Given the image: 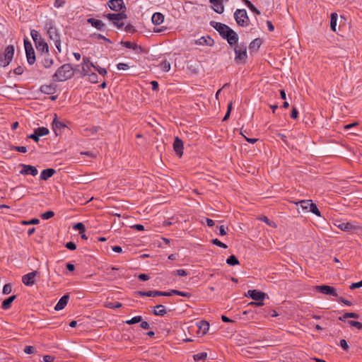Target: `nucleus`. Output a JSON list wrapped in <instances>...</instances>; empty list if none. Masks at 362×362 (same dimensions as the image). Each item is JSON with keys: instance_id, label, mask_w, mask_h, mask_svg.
<instances>
[{"instance_id": "f257e3e1", "label": "nucleus", "mask_w": 362, "mask_h": 362, "mask_svg": "<svg viewBox=\"0 0 362 362\" xmlns=\"http://www.w3.org/2000/svg\"><path fill=\"white\" fill-rule=\"evenodd\" d=\"M209 24L219 33L223 39L227 41L230 46L233 47L238 42V34L228 25L214 21H210Z\"/></svg>"}, {"instance_id": "f03ea898", "label": "nucleus", "mask_w": 362, "mask_h": 362, "mask_svg": "<svg viewBox=\"0 0 362 362\" xmlns=\"http://www.w3.org/2000/svg\"><path fill=\"white\" fill-rule=\"evenodd\" d=\"M74 73L70 64H65L59 67L52 76V80L55 82L64 81L72 78Z\"/></svg>"}, {"instance_id": "7ed1b4c3", "label": "nucleus", "mask_w": 362, "mask_h": 362, "mask_svg": "<svg viewBox=\"0 0 362 362\" xmlns=\"http://www.w3.org/2000/svg\"><path fill=\"white\" fill-rule=\"evenodd\" d=\"M104 18L108 19L111 23L117 29H122L124 23L122 21L127 18L125 12L119 13H106L104 12L102 15Z\"/></svg>"}, {"instance_id": "20e7f679", "label": "nucleus", "mask_w": 362, "mask_h": 362, "mask_svg": "<svg viewBox=\"0 0 362 362\" xmlns=\"http://www.w3.org/2000/svg\"><path fill=\"white\" fill-rule=\"evenodd\" d=\"M30 35L38 54L44 52H48L49 51L48 44L37 30L32 29L30 30Z\"/></svg>"}, {"instance_id": "39448f33", "label": "nucleus", "mask_w": 362, "mask_h": 362, "mask_svg": "<svg viewBox=\"0 0 362 362\" xmlns=\"http://www.w3.org/2000/svg\"><path fill=\"white\" fill-rule=\"evenodd\" d=\"M234 61L238 64H245L247 59V46L245 42L234 45Z\"/></svg>"}, {"instance_id": "423d86ee", "label": "nucleus", "mask_w": 362, "mask_h": 362, "mask_svg": "<svg viewBox=\"0 0 362 362\" xmlns=\"http://www.w3.org/2000/svg\"><path fill=\"white\" fill-rule=\"evenodd\" d=\"M234 18L239 26L246 27L249 25L250 19L245 9H237L234 13Z\"/></svg>"}, {"instance_id": "0eeeda50", "label": "nucleus", "mask_w": 362, "mask_h": 362, "mask_svg": "<svg viewBox=\"0 0 362 362\" xmlns=\"http://www.w3.org/2000/svg\"><path fill=\"white\" fill-rule=\"evenodd\" d=\"M45 29L49 38L53 41L60 39V35L52 20H48L45 23Z\"/></svg>"}, {"instance_id": "6e6552de", "label": "nucleus", "mask_w": 362, "mask_h": 362, "mask_svg": "<svg viewBox=\"0 0 362 362\" xmlns=\"http://www.w3.org/2000/svg\"><path fill=\"white\" fill-rule=\"evenodd\" d=\"M24 47L28 63L33 65L36 61V57L33 45L28 39H24Z\"/></svg>"}, {"instance_id": "1a4fd4ad", "label": "nucleus", "mask_w": 362, "mask_h": 362, "mask_svg": "<svg viewBox=\"0 0 362 362\" xmlns=\"http://www.w3.org/2000/svg\"><path fill=\"white\" fill-rule=\"evenodd\" d=\"M107 6L117 13L125 12L127 9L123 0H109L107 2Z\"/></svg>"}, {"instance_id": "9d476101", "label": "nucleus", "mask_w": 362, "mask_h": 362, "mask_svg": "<svg viewBox=\"0 0 362 362\" xmlns=\"http://www.w3.org/2000/svg\"><path fill=\"white\" fill-rule=\"evenodd\" d=\"M39 63L45 69H49L54 64V60L49 53L44 52L38 55Z\"/></svg>"}, {"instance_id": "9b49d317", "label": "nucleus", "mask_w": 362, "mask_h": 362, "mask_svg": "<svg viewBox=\"0 0 362 362\" xmlns=\"http://www.w3.org/2000/svg\"><path fill=\"white\" fill-rule=\"evenodd\" d=\"M137 296L141 297L148 296V297H156V296H170V293L169 291H138L136 292Z\"/></svg>"}, {"instance_id": "f8f14e48", "label": "nucleus", "mask_w": 362, "mask_h": 362, "mask_svg": "<svg viewBox=\"0 0 362 362\" xmlns=\"http://www.w3.org/2000/svg\"><path fill=\"white\" fill-rule=\"evenodd\" d=\"M15 48L14 46L10 45L7 46L4 52V59H1V62L4 63L3 66H8L10 62L12 61L13 55H14Z\"/></svg>"}, {"instance_id": "ddd939ff", "label": "nucleus", "mask_w": 362, "mask_h": 362, "mask_svg": "<svg viewBox=\"0 0 362 362\" xmlns=\"http://www.w3.org/2000/svg\"><path fill=\"white\" fill-rule=\"evenodd\" d=\"M19 167L21 168L19 172L21 175L36 176L38 173V170L35 166L21 163L19 164Z\"/></svg>"}, {"instance_id": "4468645a", "label": "nucleus", "mask_w": 362, "mask_h": 362, "mask_svg": "<svg viewBox=\"0 0 362 362\" xmlns=\"http://www.w3.org/2000/svg\"><path fill=\"white\" fill-rule=\"evenodd\" d=\"M265 296H266L265 293L260 291H257V290H249L247 291V296L250 297V298H252L253 300L261 301V302L257 303V305H263L262 301L264 300Z\"/></svg>"}, {"instance_id": "2eb2a0df", "label": "nucleus", "mask_w": 362, "mask_h": 362, "mask_svg": "<svg viewBox=\"0 0 362 362\" xmlns=\"http://www.w3.org/2000/svg\"><path fill=\"white\" fill-rule=\"evenodd\" d=\"M315 290L325 295L332 296L335 297L338 296L336 289L334 287L328 285L316 286Z\"/></svg>"}, {"instance_id": "dca6fc26", "label": "nucleus", "mask_w": 362, "mask_h": 362, "mask_svg": "<svg viewBox=\"0 0 362 362\" xmlns=\"http://www.w3.org/2000/svg\"><path fill=\"white\" fill-rule=\"evenodd\" d=\"M38 275L37 271H33L22 276V282L27 286H32L35 283V276Z\"/></svg>"}, {"instance_id": "f3484780", "label": "nucleus", "mask_w": 362, "mask_h": 362, "mask_svg": "<svg viewBox=\"0 0 362 362\" xmlns=\"http://www.w3.org/2000/svg\"><path fill=\"white\" fill-rule=\"evenodd\" d=\"M87 23L98 30L104 31L106 29L105 24L101 20L89 18L87 19Z\"/></svg>"}, {"instance_id": "a211bd4d", "label": "nucleus", "mask_w": 362, "mask_h": 362, "mask_svg": "<svg viewBox=\"0 0 362 362\" xmlns=\"http://www.w3.org/2000/svg\"><path fill=\"white\" fill-rule=\"evenodd\" d=\"M173 149H174L175 153L179 157H181L182 156V154H183V141L178 136H176L175 138V140L173 142Z\"/></svg>"}, {"instance_id": "6ab92c4d", "label": "nucleus", "mask_w": 362, "mask_h": 362, "mask_svg": "<svg viewBox=\"0 0 362 362\" xmlns=\"http://www.w3.org/2000/svg\"><path fill=\"white\" fill-rule=\"evenodd\" d=\"M95 67V64L90 62V58L84 57L83 58V64H82V72L83 75L86 76L89 73H90V68Z\"/></svg>"}, {"instance_id": "aec40b11", "label": "nucleus", "mask_w": 362, "mask_h": 362, "mask_svg": "<svg viewBox=\"0 0 362 362\" xmlns=\"http://www.w3.org/2000/svg\"><path fill=\"white\" fill-rule=\"evenodd\" d=\"M209 2L212 5L213 10L219 14H221L224 11L223 4L221 0H209Z\"/></svg>"}, {"instance_id": "412c9836", "label": "nucleus", "mask_w": 362, "mask_h": 362, "mask_svg": "<svg viewBox=\"0 0 362 362\" xmlns=\"http://www.w3.org/2000/svg\"><path fill=\"white\" fill-rule=\"evenodd\" d=\"M66 127V125L63 122L57 119V115H55L54 119L52 122V129L56 135H58V131L62 130Z\"/></svg>"}, {"instance_id": "4be33fe9", "label": "nucleus", "mask_w": 362, "mask_h": 362, "mask_svg": "<svg viewBox=\"0 0 362 362\" xmlns=\"http://www.w3.org/2000/svg\"><path fill=\"white\" fill-rule=\"evenodd\" d=\"M69 299V296L68 294H66L63 296L58 303L56 304L54 307L55 310H61L64 308V307L67 305L68 301Z\"/></svg>"}, {"instance_id": "5701e85b", "label": "nucleus", "mask_w": 362, "mask_h": 362, "mask_svg": "<svg viewBox=\"0 0 362 362\" xmlns=\"http://www.w3.org/2000/svg\"><path fill=\"white\" fill-rule=\"evenodd\" d=\"M196 44L199 45L212 46L214 44V40L209 36H203L196 40Z\"/></svg>"}, {"instance_id": "b1692460", "label": "nucleus", "mask_w": 362, "mask_h": 362, "mask_svg": "<svg viewBox=\"0 0 362 362\" xmlns=\"http://www.w3.org/2000/svg\"><path fill=\"white\" fill-rule=\"evenodd\" d=\"M40 90L44 94H47V95L54 94L56 91V88L54 85H52V84H50V85L44 84L40 86Z\"/></svg>"}, {"instance_id": "393cba45", "label": "nucleus", "mask_w": 362, "mask_h": 362, "mask_svg": "<svg viewBox=\"0 0 362 362\" xmlns=\"http://www.w3.org/2000/svg\"><path fill=\"white\" fill-rule=\"evenodd\" d=\"M17 298L16 295H12L7 298L4 299L1 302V308L4 310H8L11 308L12 303Z\"/></svg>"}, {"instance_id": "a878e982", "label": "nucleus", "mask_w": 362, "mask_h": 362, "mask_svg": "<svg viewBox=\"0 0 362 362\" xmlns=\"http://www.w3.org/2000/svg\"><path fill=\"white\" fill-rule=\"evenodd\" d=\"M338 223H335L334 225L343 231H350L354 228V226L349 222L344 223L338 221Z\"/></svg>"}, {"instance_id": "bb28decb", "label": "nucleus", "mask_w": 362, "mask_h": 362, "mask_svg": "<svg viewBox=\"0 0 362 362\" xmlns=\"http://www.w3.org/2000/svg\"><path fill=\"white\" fill-rule=\"evenodd\" d=\"M55 173V170L53 168H47L43 170L40 174V179L42 180H47L50 178Z\"/></svg>"}, {"instance_id": "cd10ccee", "label": "nucleus", "mask_w": 362, "mask_h": 362, "mask_svg": "<svg viewBox=\"0 0 362 362\" xmlns=\"http://www.w3.org/2000/svg\"><path fill=\"white\" fill-rule=\"evenodd\" d=\"M151 21L156 25H160L164 21V16L161 13H155L152 16Z\"/></svg>"}, {"instance_id": "c85d7f7f", "label": "nucleus", "mask_w": 362, "mask_h": 362, "mask_svg": "<svg viewBox=\"0 0 362 362\" xmlns=\"http://www.w3.org/2000/svg\"><path fill=\"white\" fill-rule=\"evenodd\" d=\"M166 308L163 305H157L153 308V313L157 316H164L166 314Z\"/></svg>"}, {"instance_id": "c756f323", "label": "nucleus", "mask_w": 362, "mask_h": 362, "mask_svg": "<svg viewBox=\"0 0 362 362\" xmlns=\"http://www.w3.org/2000/svg\"><path fill=\"white\" fill-rule=\"evenodd\" d=\"M262 44L261 38H255L249 45V49L250 51H257Z\"/></svg>"}, {"instance_id": "7c9ffc66", "label": "nucleus", "mask_w": 362, "mask_h": 362, "mask_svg": "<svg viewBox=\"0 0 362 362\" xmlns=\"http://www.w3.org/2000/svg\"><path fill=\"white\" fill-rule=\"evenodd\" d=\"M296 205H300V207L306 212H309L310 205L313 204L312 200L310 199H305L300 200L297 202H294Z\"/></svg>"}, {"instance_id": "2f4dec72", "label": "nucleus", "mask_w": 362, "mask_h": 362, "mask_svg": "<svg viewBox=\"0 0 362 362\" xmlns=\"http://www.w3.org/2000/svg\"><path fill=\"white\" fill-rule=\"evenodd\" d=\"M158 66L164 72H168L170 69V63L167 60L161 61Z\"/></svg>"}, {"instance_id": "473e14b6", "label": "nucleus", "mask_w": 362, "mask_h": 362, "mask_svg": "<svg viewBox=\"0 0 362 362\" xmlns=\"http://www.w3.org/2000/svg\"><path fill=\"white\" fill-rule=\"evenodd\" d=\"M170 296L173 295H177V296L186 297V298H190L192 296V294L190 293L175 290V289L170 290Z\"/></svg>"}, {"instance_id": "72a5a7b5", "label": "nucleus", "mask_w": 362, "mask_h": 362, "mask_svg": "<svg viewBox=\"0 0 362 362\" xmlns=\"http://www.w3.org/2000/svg\"><path fill=\"white\" fill-rule=\"evenodd\" d=\"M337 18H338V16L336 13H332L331 14L330 28H331V30L334 32L336 31Z\"/></svg>"}, {"instance_id": "f704fd0d", "label": "nucleus", "mask_w": 362, "mask_h": 362, "mask_svg": "<svg viewBox=\"0 0 362 362\" xmlns=\"http://www.w3.org/2000/svg\"><path fill=\"white\" fill-rule=\"evenodd\" d=\"M226 263L230 266H235L240 264V262L238 258L232 255L227 259Z\"/></svg>"}, {"instance_id": "c9c22d12", "label": "nucleus", "mask_w": 362, "mask_h": 362, "mask_svg": "<svg viewBox=\"0 0 362 362\" xmlns=\"http://www.w3.org/2000/svg\"><path fill=\"white\" fill-rule=\"evenodd\" d=\"M120 44L123 45L124 47L128 49H132L133 50H136L138 49V45L135 43L129 42V41H121Z\"/></svg>"}, {"instance_id": "e433bc0d", "label": "nucleus", "mask_w": 362, "mask_h": 362, "mask_svg": "<svg viewBox=\"0 0 362 362\" xmlns=\"http://www.w3.org/2000/svg\"><path fill=\"white\" fill-rule=\"evenodd\" d=\"M37 135L40 136H46L49 134V131L47 127H38L35 129Z\"/></svg>"}, {"instance_id": "4c0bfd02", "label": "nucleus", "mask_w": 362, "mask_h": 362, "mask_svg": "<svg viewBox=\"0 0 362 362\" xmlns=\"http://www.w3.org/2000/svg\"><path fill=\"white\" fill-rule=\"evenodd\" d=\"M90 37L93 39L103 40L106 42L112 43V41L109 38H107L104 35L99 34V33H93V34L90 35Z\"/></svg>"}, {"instance_id": "58836bf2", "label": "nucleus", "mask_w": 362, "mask_h": 362, "mask_svg": "<svg viewBox=\"0 0 362 362\" xmlns=\"http://www.w3.org/2000/svg\"><path fill=\"white\" fill-rule=\"evenodd\" d=\"M206 357H207L206 352L198 353L193 356L194 360L196 361H204Z\"/></svg>"}, {"instance_id": "ea45409f", "label": "nucleus", "mask_w": 362, "mask_h": 362, "mask_svg": "<svg viewBox=\"0 0 362 362\" xmlns=\"http://www.w3.org/2000/svg\"><path fill=\"white\" fill-rule=\"evenodd\" d=\"M309 212H312L316 216L321 217V213L318 209L317 205L313 202L311 205H310Z\"/></svg>"}, {"instance_id": "a19ab883", "label": "nucleus", "mask_w": 362, "mask_h": 362, "mask_svg": "<svg viewBox=\"0 0 362 362\" xmlns=\"http://www.w3.org/2000/svg\"><path fill=\"white\" fill-rule=\"evenodd\" d=\"M141 320H142V317L140 315H138V316H135V317H132L130 320H126L125 323L127 325H134V324L141 322Z\"/></svg>"}, {"instance_id": "79ce46f5", "label": "nucleus", "mask_w": 362, "mask_h": 362, "mask_svg": "<svg viewBox=\"0 0 362 362\" xmlns=\"http://www.w3.org/2000/svg\"><path fill=\"white\" fill-rule=\"evenodd\" d=\"M122 306V304L119 302H108L105 303V307L108 308L115 309V308H119Z\"/></svg>"}, {"instance_id": "37998d69", "label": "nucleus", "mask_w": 362, "mask_h": 362, "mask_svg": "<svg viewBox=\"0 0 362 362\" xmlns=\"http://www.w3.org/2000/svg\"><path fill=\"white\" fill-rule=\"evenodd\" d=\"M199 327V329L202 330V333L206 334V332L209 330V324L206 321H201L200 325Z\"/></svg>"}, {"instance_id": "c03bdc74", "label": "nucleus", "mask_w": 362, "mask_h": 362, "mask_svg": "<svg viewBox=\"0 0 362 362\" xmlns=\"http://www.w3.org/2000/svg\"><path fill=\"white\" fill-rule=\"evenodd\" d=\"M347 322L351 327H354L359 330L362 329V323L360 322L349 320Z\"/></svg>"}, {"instance_id": "a18cd8bd", "label": "nucleus", "mask_w": 362, "mask_h": 362, "mask_svg": "<svg viewBox=\"0 0 362 362\" xmlns=\"http://www.w3.org/2000/svg\"><path fill=\"white\" fill-rule=\"evenodd\" d=\"M73 228L75 229V230H79L80 233H85V231H86V228H85L84 224L83 223H81V222L76 223L74 226Z\"/></svg>"}, {"instance_id": "49530a36", "label": "nucleus", "mask_w": 362, "mask_h": 362, "mask_svg": "<svg viewBox=\"0 0 362 362\" xmlns=\"http://www.w3.org/2000/svg\"><path fill=\"white\" fill-rule=\"evenodd\" d=\"M54 216V213L52 211H47L41 214V218L43 220H48Z\"/></svg>"}, {"instance_id": "de8ad7c7", "label": "nucleus", "mask_w": 362, "mask_h": 362, "mask_svg": "<svg viewBox=\"0 0 362 362\" xmlns=\"http://www.w3.org/2000/svg\"><path fill=\"white\" fill-rule=\"evenodd\" d=\"M12 291V286L11 284H6L4 286L2 289V293L5 295H8L11 293Z\"/></svg>"}, {"instance_id": "09e8293b", "label": "nucleus", "mask_w": 362, "mask_h": 362, "mask_svg": "<svg viewBox=\"0 0 362 362\" xmlns=\"http://www.w3.org/2000/svg\"><path fill=\"white\" fill-rule=\"evenodd\" d=\"M86 76H88V80L91 83H95L98 81V75L95 73H89Z\"/></svg>"}, {"instance_id": "8fccbe9b", "label": "nucleus", "mask_w": 362, "mask_h": 362, "mask_svg": "<svg viewBox=\"0 0 362 362\" xmlns=\"http://www.w3.org/2000/svg\"><path fill=\"white\" fill-rule=\"evenodd\" d=\"M211 243H212L213 244H214V245H217V246H218V247H221V248L226 249V248L228 247V246H227L225 243H223L221 242V241H220L219 240H218L217 238L213 239V240H211Z\"/></svg>"}, {"instance_id": "3c124183", "label": "nucleus", "mask_w": 362, "mask_h": 362, "mask_svg": "<svg viewBox=\"0 0 362 362\" xmlns=\"http://www.w3.org/2000/svg\"><path fill=\"white\" fill-rule=\"evenodd\" d=\"M124 30L125 32L128 33H134L136 30L134 28V25H132V24H127L124 28Z\"/></svg>"}, {"instance_id": "603ef678", "label": "nucleus", "mask_w": 362, "mask_h": 362, "mask_svg": "<svg viewBox=\"0 0 362 362\" xmlns=\"http://www.w3.org/2000/svg\"><path fill=\"white\" fill-rule=\"evenodd\" d=\"M40 223V220L38 218H32L30 221H22L21 223L23 225H30V224H38Z\"/></svg>"}, {"instance_id": "864d4df0", "label": "nucleus", "mask_w": 362, "mask_h": 362, "mask_svg": "<svg viewBox=\"0 0 362 362\" xmlns=\"http://www.w3.org/2000/svg\"><path fill=\"white\" fill-rule=\"evenodd\" d=\"M11 150H16L18 152H21V153H26L27 152V147L26 146H11Z\"/></svg>"}, {"instance_id": "5fc2aeb1", "label": "nucleus", "mask_w": 362, "mask_h": 362, "mask_svg": "<svg viewBox=\"0 0 362 362\" xmlns=\"http://www.w3.org/2000/svg\"><path fill=\"white\" fill-rule=\"evenodd\" d=\"M24 352L27 354H34L36 351V349L32 346H26L24 348Z\"/></svg>"}, {"instance_id": "6e6d98bb", "label": "nucleus", "mask_w": 362, "mask_h": 362, "mask_svg": "<svg viewBox=\"0 0 362 362\" xmlns=\"http://www.w3.org/2000/svg\"><path fill=\"white\" fill-rule=\"evenodd\" d=\"M232 105H233V103H232L231 101L230 103H228L227 112H226V115H225V116H224V117L223 119V121H226V120H227L229 118L230 114V112H231V110H232Z\"/></svg>"}, {"instance_id": "4d7b16f0", "label": "nucleus", "mask_w": 362, "mask_h": 362, "mask_svg": "<svg viewBox=\"0 0 362 362\" xmlns=\"http://www.w3.org/2000/svg\"><path fill=\"white\" fill-rule=\"evenodd\" d=\"M93 69L98 72L99 74L105 76L107 74V70L105 68L100 67L98 66L95 65Z\"/></svg>"}, {"instance_id": "13d9d810", "label": "nucleus", "mask_w": 362, "mask_h": 362, "mask_svg": "<svg viewBox=\"0 0 362 362\" xmlns=\"http://www.w3.org/2000/svg\"><path fill=\"white\" fill-rule=\"evenodd\" d=\"M177 275L180 276H187L188 274L185 269H177L174 272Z\"/></svg>"}, {"instance_id": "bf43d9fd", "label": "nucleus", "mask_w": 362, "mask_h": 362, "mask_svg": "<svg viewBox=\"0 0 362 362\" xmlns=\"http://www.w3.org/2000/svg\"><path fill=\"white\" fill-rule=\"evenodd\" d=\"M65 247L70 250H74L76 248V245L74 242L71 241L66 243Z\"/></svg>"}, {"instance_id": "052dcab7", "label": "nucleus", "mask_w": 362, "mask_h": 362, "mask_svg": "<svg viewBox=\"0 0 362 362\" xmlns=\"http://www.w3.org/2000/svg\"><path fill=\"white\" fill-rule=\"evenodd\" d=\"M339 344L341 347L345 351H347L349 349L347 341L345 339H341L339 341Z\"/></svg>"}, {"instance_id": "680f3d73", "label": "nucleus", "mask_w": 362, "mask_h": 362, "mask_svg": "<svg viewBox=\"0 0 362 362\" xmlns=\"http://www.w3.org/2000/svg\"><path fill=\"white\" fill-rule=\"evenodd\" d=\"M117 68L119 70H127L129 68V66L125 63H119L117 64Z\"/></svg>"}, {"instance_id": "e2e57ef3", "label": "nucleus", "mask_w": 362, "mask_h": 362, "mask_svg": "<svg viewBox=\"0 0 362 362\" xmlns=\"http://www.w3.org/2000/svg\"><path fill=\"white\" fill-rule=\"evenodd\" d=\"M361 287H362V280L358 282L353 283L349 286L350 289H351V290L355 289V288H358Z\"/></svg>"}, {"instance_id": "0e129e2a", "label": "nucleus", "mask_w": 362, "mask_h": 362, "mask_svg": "<svg viewBox=\"0 0 362 362\" xmlns=\"http://www.w3.org/2000/svg\"><path fill=\"white\" fill-rule=\"evenodd\" d=\"M298 110L295 107H293L291 112V117L292 119H296L298 118Z\"/></svg>"}, {"instance_id": "69168bd1", "label": "nucleus", "mask_w": 362, "mask_h": 362, "mask_svg": "<svg viewBox=\"0 0 362 362\" xmlns=\"http://www.w3.org/2000/svg\"><path fill=\"white\" fill-rule=\"evenodd\" d=\"M138 279L141 281H146L150 279V276L146 274H140L137 276Z\"/></svg>"}, {"instance_id": "338daca9", "label": "nucleus", "mask_w": 362, "mask_h": 362, "mask_svg": "<svg viewBox=\"0 0 362 362\" xmlns=\"http://www.w3.org/2000/svg\"><path fill=\"white\" fill-rule=\"evenodd\" d=\"M28 138L34 140L35 142H37L40 139V136L37 135L35 130L33 134L28 136Z\"/></svg>"}, {"instance_id": "774afa93", "label": "nucleus", "mask_w": 362, "mask_h": 362, "mask_svg": "<svg viewBox=\"0 0 362 362\" xmlns=\"http://www.w3.org/2000/svg\"><path fill=\"white\" fill-rule=\"evenodd\" d=\"M43 360L45 362H52L54 360V357L50 355H45L43 356Z\"/></svg>"}]
</instances>
